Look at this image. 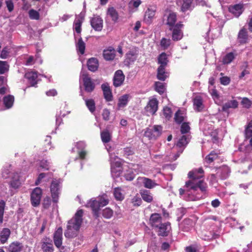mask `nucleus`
I'll use <instances>...</instances> for the list:
<instances>
[{
  "instance_id": "55",
  "label": "nucleus",
  "mask_w": 252,
  "mask_h": 252,
  "mask_svg": "<svg viewBox=\"0 0 252 252\" xmlns=\"http://www.w3.org/2000/svg\"><path fill=\"white\" fill-rule=\"evenodd\" d=\"M9 70V65L5 61H0V74H2Z\"/></svg>"
},
{
  "instance_id": "43",
  "label": "nucleus",
  "mask_w": 252,
  "mask_h": 252,
  "mask_svg": "<svg viewBox=\"0 0 252 252\" xmlns=\"http://www.w3.org/2000/svg\"><path fill=\"white\" fill-rule=\"evenodd\" d=\"M22 246L18 242H14L11 244L8 248L9 252H20L21 251Z\"/></svg>"
},
{
  "instance_id": "3",
  "label": "nucleus",
  "mask_w": 252,
  "mask_h": 252,
  "mask_svg": "<svg viewBox=\"0 0 252 252\" xmlns=\"http://www.w3.org/2000/svg\"><path fill=\"white\" fill-rule=\"evenodd\" d=\"M111 175L113 178H117L122 174V169H125V166L122 167V160L117 156L110 153Z\"/></svg>"
},
{
  "instance_id": "30",
  "label": "nucleus",
  "mask_w": 252,
  "mask_h": 252,
  "mask_svg": "<svg viewBox=\"0 0 252 252\" xmlns=\"http://www.w3.org/2000/svg\"><path fill=\"white\" fill-rule=\"evenodd\" d=\"M141 3V0H130L128 4L129 11L131 13L136 12Z\"/></svg>"
},
{
  "instance_id": "24",
  "label": "nucleus",
  "mask_w": 252,
  "mask_h": 252,
  "mask_svg": "<svg viewBox=\"0 0 252 252\" xmlns=\"http://www.w3.org/2000/svg\"><path fill=\"white\" fill-rule=\"evenodd\" d=\"M238 106V102L235 99H232L223 104L222 109L224 112H228L229 109H235Z\"/></svg>"
},
{
  "instance_id": "42",
  "label": "nucleus",
  "mask_w": 252,
  "mask_h": 252,
  "mask_svg": "<svg viewBox=\"0 0 252 252\" xmlns=\"http://www.w3.org/2000/svg\"><path fill=\"white\" fill-rule=\"evenodd\" d=\"M21 185V182L17 173L14 175L12 181L10 182V186L15 189H18Z\"/></svg>"
},
{
  "instance_id": "16",
  "label": "nucleus",
  "mask_w": 252,
  "mask_h": 252,
  "mask_svg": "<svg viewBox=\"0 0 252 252\" xmlns=\"http://www.w3.org/2000/svg\"><path fill=\"white\" fill-rule=\"evenodd\" d=\"M125 80V75L121 70L116 71L113 78V84L115 87L120 86Z\"/></svg>"
},
{
  "instance_id": "46",
  "label": "nucleus",
  "mask_w": 252,
  "mask_h": 252,
  "mask_svg": "<svg viewBox=\"0 0 252 252\" xmlns=\"http://www.w3.org/2000/svg\"><path fill=\"white\" fill-rule=\"evenodd\" d=\"M41 248L43 252H53L54 248L51 242H43Z\"/></svg>"
},
{
  "instance_id": "36",
  "label": "nucleus",
  "mask_w": 252,
  "mask_h": 252,
  "mask_svg": "<svg viewBox=\"0 0 252 252\" xmlns=\"http://www.w3.org/2000/svg\"><path fill=\"white\" fill-rule=\"evenodd\" d=\"M237 54L236 52H229L227 53L222 59V63L223 64H229L231 63L235 59Z\"/></svg>"
},
{
  "instance_id": "19",
  "label": "nucleus",
  "mask_w": 252,
  "mask_h": 252,
  "mask_svg": "<svg viewBox=\"0 0 252 252\" xmlns=\"http://www.w3.org/2000/svg\"><path fill=\"white\" fill-rule=\"evenodd\" d=\"M164 17H166V24L169 27V30H172V28L176 24L177 15L175 13L169 12L168 14Z\"/></svg>"
},
{
  "instance_id": "63",
  "label": "nucleus",
  "mask_w": 252,
  "mask_h": 252,
  "mask_svg": "<svg viewBox=\"0 0 252 252\" xmlns=\"http://www.w3.org/2000/svg\"><path fill=\"white\" fill-rule=\"evenodd\" d=\"M190 130L189 124L184 123L182 124L181 127V131L182 134L188 133Z\"/></svg>"
},
{
  "instance_id": "5",
  "label": "nucleus",
  "mask_w": 252,
  "mask_h": 252,
  "mask_svg": "<svg viewBox=\"0 0 252 252\" xmlns=\"http://www.w3.org/2000/svg\"><path fill=\"white\" fill-rule=\"evenodd\" d=\"M158 101L155 97L149 98L145 111L148 116L154 115L158 109Z\"/></svg>"
},
{
  "instance_id": "23",
  "label": "nucleus",
  "mask_w": 252,
  "mask_h": 252,
  "mask_svg": "<svg viewBox=\"0 0 252 252\" xmlns=\"http://www.w3.org/2000/svg\"><path fill=\"white\" fill-rule=\"evenodd\" d=\"M138 51L137 49L130 50L126 54V62L128 64L133 63L137 58Z\"/></svg>"
},
{
  "instance_id": "53",
  "label": "nucleus",
  "mask_w": 252,
  "mask_h": 252,
  "mask_svg": "<svg viewBox=\"0 0 252 252\" xmlns=\"http://www.w3.org/2000/svg\"><path fill=\"white\" fill-rule=\"evenodd\" d=\"M124 169L126 170V172L124 173L125 179L127 181L132 180L135 177V173L130 169L127 170L125 168Z\"/></svg>"
},
{
  "instance_id": "64",
  "label": "nucleus",
  "mask_w": 252,
  "mask_h": 252,
  "mask_svg": "<svg viewBox=\"0 0 252 252\" xmlns=\"http://www.w3.org/2000/svg\"><path fill=\"white\" fill-rule=\"evenodd\" d=\"M221 170L222 172L221 175V178L222 179L226 178L228 176L230 172V169L228 166H225L222 167Z\"/></svg>"
},
{
  "instance_id": "22",
  "label": "nucleus",
  "mask_w": 252,
  "mask_h": 252,
  "mask_svg": "<svg viewBox=\"0 0 252 252\" xmlns=\"http://www.w3.org/2000/svg\"><path fill=\"white\" fill-rule=\"evenodd\" d=\"M158 235L162 236H167L171 230L170 224L169 222L160 223L158 227Z\"/></svg>"
},
{
  "instance_id": "25",
  "label": "nucleus",
  "mask_w": 252,
  "mask_h": 252,
  "mask_svg": "<svg viewBox=\"0 0 252 252\" xmlns=\"http://www.w3.org/2000/svg\"><path fill=\"white\" fill-rule=\"evenodd\" d=\"M161 217L159 214H153L150 219V223L153 227H158L161 223Z\"/></svg>"
},
{
  "instance_id": "21",
  "label": "nucleus",
  "mask_w": 252,
  "mask_h": 252,
  "mask_svg": "<svg viewBox=\"0 0 252 252\" xmlns=\"http://www.w3.org/2000/svg\"><path fill=\"white\" fill-rule=\"evenodd\" d=\"M62 234L63 229L61 227L58 228L54 233V244L58 248H60L62 245Z\"/></svg>"
},
{
  "instance_id": "61",
  "label": "nucleus",
  "mask_w": 252,
  "mask_h": 252,
  "mask_svg": "<svg viewBox=\"0 0 252 252\" xmlns=\"http://www.w3.org/2000/svg\"><path fill=\"white\" fill-rule=\"evenodd\" d=\"M171 44V40L169 39H166L165 38H163L161 40L160 45L161 47L163 49H166L169 47V46Z\"/></svg>"
},
{
  "instance_id": "17",
  "label": "nucleus",
  "mask_w": 252,
  "mask_h": 252,
  "mask_svg": "<svg viewBox=\"0 0 252 252\" xmlns=\"http://www.w3.org/2000/svg\"><path fill=\"white\" fill-rule=\"evenodd\" d=\"M85 16V13L82 12L80 14L76 16L74 22V29L76 32L80 33L81 32V25Z\"/></svg>"
},
{
  "instance_id": "33",
  "label": "nucleus",
  "mask_w": 252,
  "mask_h": 252,
  "mask_svg": "<svg viewBox=\"0 0 252 252\" xmlns=\"http://www.w3.org/2000/svg\"><path fill=\"white\" fill-rule=\"evenodd\" d=\"M166 67L159 66L158 68L157 78L158 79L164 81L169 76V73L165 70Z\"/></svg>"
},
{
  "instance_id": "20",
  "label": "nucleus",
  "mask_w": 252,
  "mask_h": 252,
  "mask_svg": "<svg viewBox=\"0 0 252 252\" xmlns=\"http://www.w3.org/2000/svg\"><path fill=\"white\" fill-rule=\"evenodd\" d=\"M193 108L197 111H201L204 108V104L202 97L200 95H196L193 99Z\"/></svg>"
},
{
  "instance_id": "49",
  "label": "nucleus",
  "mask_w": 252,
  "mask_h": 252,
  "mask_svg": "<svg viewBox=\"0 0 252 252\" xmlns=\"http://www.w3.org/2000/svg\"><path fill=\"white\" fill-rule=\"evenodd\" d=\"M77 50L82 55L84 54L85 49V43L82 40L81 38H80L76 44Z\"/></svg>"
},
{
  "instance_id": "52",
  "label": "nucleus",
  "mask_w": 252,
  "mask_h": 252,
  "mask_svg": "<svg viewBox=\"0 0 252 252\" xmlns=\"http://www.w3.org/2000/svg\"><path fill=\"white\" fill-rule=\"evenodd\" d=\"M113 215V211L109 207H107L103 209L102 211V216L106 219H110Z\"/></svg>"
},
{
  "instance_id": "11",
  "label": "nucleus",
  "mask_w": 252,
  "mask_h": 252,
  "mask_svg": "<svg viewBox=\"0 0 252 252\" xmlns=\"http://www.w3.org/2000/svg\"><path fill=\"white\" fill-rule=\"evenodd\" d=\"M244 9V4L243 3L231 5L228 8L229 11L236 18L243 13Z\"/></svg>"
},
{
  "instance_id": "4",
  "label": "nucleus",
  "mask_w": 252,
  "mask_h": 252,
  "mask_svg": "<svg viewBox=\"0 0 252 252\" xmlns=\"http://www.w3.org/2000/svg\"><path fill=\"white\" fill-rule=\"evenodd\" d=\"M200 128L203 130L204 134L210 135L214 143L218 141V132L217 129H214L213 126L211 124H207L204 121L200 122Z\"/></svg>"
},
{
  "instance_id": "31",
  "label": "nucleus",
  "mask_w": 252,
  "mask_h": 252,
  "mask_svg": "<svg viewBox=\"0 0 252 252\" xmlns=\"http://www.w3.org/2000/svg\"><path fill=\"white\" fill-rule=\"evenodd\" d=\"M76 147L78 149V153L80 158H84L86 155V152L84 150L86 147L85 143L83 141L78 142L76 143Z\"/></svg>"
},
{
  "instance_id": "28",
  "label": "nucleus",
  "mask_w": 252,
  "mask_h": 252,
  "mask_svg": "<svg viewBox=\"0 0 252 252\" xmlns=\"http://www.w3.org/2000/svg\"><path fill=\"white\" fill-rule=\"evenodd\" d=\"M101 88L103 92L105 99L107 101L112 100V94L110 87L108 84H103L101 85Z\"/></svg>"
},
{
  "instance_id": "62",
  "label": "nucleus",
  "mask_w": 252,
  "mask_h": 252,
  "mask_svg": "<svg viewBox=\"0 0 252 252\" xmlns=\"http://www.w3.org/2000/svg\"><path fill=\"white\" fill-rule=\"evenodd\" d=\"M241 104L243 107L249 108L252 105V101L247 97H243L241 101Z\"/></svg>"
},
{
  "instance_id": "10",
  "label": "nucleus",
  "mask_w": 252,
  "mask_h": 252,
  "mask_svg": "<svg viewBox=\"0 0 252 252\" xmlns=\"http://www.w3.org/2000/svg\"><path fill=\"white\" fill-rule=\"evenodd\" d=\"M183 25L181 23H177L174 27L172 28V38L174 41H178L181 40L183 36V33L181 30Z\"/></svg>"
},
{
  "instance_id": "13",
  "label": "nucleus",
  "mask_w": 252,
  "mask_h": 252,
  "mask_svg": "<svg viewBox=\"0 0 252 252\" xmlns=\"http://www.w3.org/2000/svg\"><path fill=\"white\" fill-rule=\"evenodd\" d=\"M92 28L95 31H100L103 27V20L98 16H94L91 20Z\"/></svg>"
},
{
  "instance_id": "57",
  "label": "nucleus",
  "mask_w": 252,
  "mask_h": 252,
  "mask_svg": "<svg viewBox=\"0 0 252 252\" xmlns=\"http://www.w3.org/2000/svg\"><path fill=\"white\" fill-rule=\"evenodd\" d=\"M29 15L30 19L38 20L39 19L40 15L39 12L34 9H31L29 11Z\"/></svg>"
},
{
  "instance_id": "27",
  "label": "nucleus",
  "mask_w": 252,
  "mask_h": 252,
  "mask_svg": "<svg viewBox=\"0 0 252 252\" xmlns=\"http://www.w3.org/2000/svg\"><path fill=\"white\" fill-rule=\"evenodd\" d=\"M138 180L139 182L142 183L144 186L147 189H152L157 185L154 181L147 178L139 177Z\"/></svg>"
},
{
  "instance_id": "6",
  "label": "nucleus",
  "mask_w": 252,
  "mask_h": 252,
  "mask_svg": "<svg viewBox=\"0 0 252 252\" xmlns=\"http://www.w3.org/2000/svg\"><path fill=\"white\" fill-rule=\"evenodd\" d=\"M61 182L62 181L60 179H55L52 182L50 186V190L52 199L54 202H57L58 201Z\"/></svg>"
},
{
  "instance_id": "1",
  "label": "nucleus",
  "mask_w": 252,
  "mask_h": 252,
  "mask_svg": "<svg viewBox=\"0 0 252 252\" xmlns=\"http://www.w3.org/2000/svg\"><path fill=\"white\" fill-rule=\"evenodd\" d=\"M189 181L186 182L185 189H179L180 197L187 201H196L203 198L206 192L207 185L203 180V170L200 168L188 173Z\"/></svg>"
},
{
  "instance_id": "58",
  "label": "nucleus",
  "mask_w": 252,
  "mask_h": 252,
  "mask_svg": "<svg viewBox=\"0 0 252 252\" xmlns=\"http://www.w3.org/2000/svg\"><path fill=\"white\" fill-rule=\"evenodd\" d=\"M155 90L160 94L163 93L165 91V86L163 83L159 82H156Z\"/></svg>"
},
{
  "instance_id": "18",
  "label": "nucleus",
  "mask_w": 252,
  "mask_h": 252,
  "mask_svg": "<svg viewBox=\"0 0 252 252\" xmlns=\"http://www.w3.org/2000/svg\"><path fill=\"white\" fill-rule=\"evenodd\" d=\"M25 77L28 80L31 86H35L37 82V72L35 71H31L27 72Z\"/></svg>"
},
{
  "instance_id": "40",
  "label": "nucleus",
  "mask_w": 252,
  "mask_h": 252,
  "mask_svg": "<svg viewBox=\"0 0 252 252\" xmlns=\"http://www.w3.org/2000/svg\"><path fill=\"white\" fill-rule=\"evenodd\" d=\"M142 199L148 203L151 202L153 200V196L150 191L148 190H143L140 192Z\"/></svg>"
},
{
  "instance_id": "35",
  "label": "nucleus",
  "mask_w": 252,
  "mask_h": 252,
  "mask_svg": "<svg viewBox=\"0 0 252 252\" xmlns=\"http://www.w3.org/2000/svg\"><path fill=\"white\" fill-rule=\"evenodd\" d=\"M209 88V92L210 94H211L213 98L214 99L215 103L218 105H221L222 104V98L221 96H220L218 94L217 91L214 89H211L210 87Z\"/></svg>"
},
{
  "instance_id": "45",
  "label": "nucleus",
  "mask_w": 252,
  "mask_h": 252,
  "mask_svg": "<svg viewBox=\"0 0 252 252\" xmlns=\"http://www.w3.org/2000/svg\"><path fill=\"white\" fill-rule=\"evenodd\" d=\"M189 135H183L178 141L176 146L179 148H184L188 143L189 140Z\"/></svg>"
},
{
  "instance_id": "44",
  "label": "nucleus",
  "mask_w": 252,
  "mask_h": 252,
  "mask_svg": "<svg viewBox=\"0 0 252 252\" xmlns=\"http://www.w3.org/2000/svg\"><path fill=\"white\" fill-rule=\"evenodd\" d=\"M101 139L104 144L108 143L111 139V134L108 130L101 132Z\"/></svg>"
},
{
  "instance_id": "12",
  "label": "nucleus",
  "mask_w": 252,
  "mask_h": 252,
  "mask_svg": "<svg viewBox=\"0 0 252 252\" xmlns=\"http://www.w3.org/2000/svg\"><path fill=\"white\" fill-rule=\"evenodd\" d=\"M156 11V7L155 6L149 7L145 12L144 21L148 24L151 23L155 17Z\"/></svg>"
},
{
  "instance_id": "7",
  "label": "nucleus",
  "mask_w": 252,
  "mask_h": 252,
  "mask_svg": "<svg viewBox=\"0 0 252 252\" xmlns=\"http://www.w3.org/2000/svg\"><path fill=\"white\" fill-rule=\"evenodd\" d=\"M162 127L160 126H154L151 128H147L145 132V136L150 139H156L161 134Z\"/></svg>"
},
{
  "instance_id": "60",
  "label": "nucleus",
  "mask_w": 252,
  "mask_h": 252,
  "mask_svg": "<svg viewBox=\"0 0 252 252\" xmlns=\"http://www.w3.org/2000/svg\"><path fill=\"white\" fill-rule=\"evenodd\" d=\"M5 202L3 200H0V224L3 222V217L4 214Z\"/></svg>"
},
{
  "instance_id": "56",
  "label": "nucleus",
  "mask_w": 252,
  "mask_h": 252,
  "mask_svg": "<svg viewBox=\"0 0 252 252\" xmlns=\"http://www.w3.org/2000/svg\"><path fill=\"white\" fill-rule=\"evenodd\" d=\"M128 169H131L136 174H138L139 172L142 171V167L139 164L130 163L128 166Z\"/></svg>"
},
{
  "instance_id": "32",
  "label": "nucleus",
  "mask_w": 252,
  "mask_h": 252,
  "mask_svg": "<svg viewBox=\"0 0 252 252\" xmlns=\"http://www.w3.org/2000/svg\"><path fill=\"white\" fill-rule=\"evenodd\" d=\"M89 70L92 72L95 71L98 67V60L94 58L90 59L87 63Z\"/></svg>"
},
{
  "instance_id": "2",
  "label": "nucleus",
  "mask_w": 252,
  "mask_h": 252,
  "mask_svg": "<svg viewBox=\"0 0 252 252\" xmlns=\"http://www.w3.org/2000/svg\"><path fill=\"white\" fill-rule=\"evenodd\" d=\"M83 214L82 210H79L74 217L68 221L67 229L64 233L66 237L72 238L77 236L82 222Z\"/></svg>"
},
{
  "instance_id": "38",
  "label": "nucleus",
  "mask_w": 252,
  "mask_h": 252,
  "mask_svg": "<svg viewBox=\"0 0 252 252\" xmlns=\"http://www.w3.org/2000/svg\"><path fill=\"white\" fill-rule=\"evenodd\" d=\"M219 153L216 151H213L208 155L205 158V161L207 163H210L217 159L219 157Z\"/></svg>"
},
{
  "instance_id": "8",
  "label": "nucleus",
  "mask_w": 252,
  "mask_h": 252,
  "mask_svg": "<svg viewBox=\"0 0 252 252\" xmlns=\"http://www.w3.org/2000/svg\"><path fill=\"white\" fill-rule=\"evenodd\" d=\"M80 80L83 81L86 91L91 92L94 90L95 86L94 83L91 78L83 71L81 72Z\"/></svg>"
},
{
  "instance_id": "50",
  "label": "nucleus",
  "mask_w": 252,
  "mask_h": 252,
  "mask_svg": "<svg viewBox=\"0 0 252 252\" xmlns=\"http://www.w3.org/2000/svg\"><path fill=\"white\" fill-rule=\"evenodd\" d=\"M245 134L246 138H251L250 142L251 145H252V119L246 129Z\"/></svg>"
},
{
  "instance_id": "48",
  "label": "nucleus",
  "mask_w": 252,
  "mask_h": 252,
  "mask_svg": "<svg viewBox=\"0 0 252 252\" xmlns=\"http://www.w3.org/2000/svg\"><path fill=\"white\" fill-rule=\"evenodd\" d=\"M107 15L111 18L114 22H116L118 19L119 16L118 12L113 7L108 8Z\"/></svg>"
},
{
  "instance_id": "54",
  "label": "nucleus",
  "mask_w": 252,
  "mask_h": 252,
  "mask_svg": "<svg viewBox=\"0 0 252 252\" xmlns=\"http://www.w3.org/2000/svg\"><path fill=\"white\" fill-rule=\"evenodd\" d=\"M39 165L43 170H48L50 168L51 162L46 159H42L39 161Z\"/></svg>"
},
{
  "instance_id": "14",
  "label": "nucleus",
  "mask_w": 252,
  "mask_h": 252,
  "mask_svg": "<svg viewBox=\"0 0 252 252\" xmlns=\"http://www.w3.org/2000/svg\"><path fill=\"white\" fill-rule=\"evenodd\" d=\"M87 207H90L91 208L94 214V215L96 217H98V210L99 209V208L101 207L99 204V202L98 201L97 199H90L86 204V205Z\"/></svg>"
},
{
  "instance_id": "59",
  "label": "nucleus",
  "mask_w": 252,
  "mask_h": 252,
  "mask_svg": "<svg viewBox=\"0 0 252 252\" xmlns=\"http://www.w3.org/2000/svg\"><path fill=\"white\" fill-rule=\"evenodd\" d=\"M97 200L99 203L100 207H103L108 204L109 200L105 194L103 195L101 197L97 198Z\"/></svg>"
},
{
  "instance_id": "15",
  "label": "nucleus",
  "mask_w": 252,
  "mask_h": 252,
  "mask_svg": "<svg viewBox=\"0 0 252 252\" xmlns=\"http://www.w3.org/2000/svg\"><path fill=\"white\" fill-rule=\"evenodd\" d=\"M130 98L131 96L129 94H125L120 96L118 100V109L121 110L124 108L127 105Z\"/></svg>"
},
{
  "instance_id": "9",
  "label": "nucleus",
  "mask_w": 252,
  "mask_h": 252,
  "mask_svg": "<svg viewBox=\"0 0 252 252\" xmlns=\"http://www.w3.org/2000/svg\"><path fill=\"white\" fill-rule=\"evenodd\" d=\"M42 190L40 188H36L31 193V203L33 206H38L40 202Z\"/></svg>"
},
{
  "instance_id": "26",
  "label": "nucleus",
  "mask_w": 252,
  "mask_h": 252,
  "mask_svg": "<svg viewBox=\"0 0 252 252\" xmlns=\"http://www.w3.org/2000/svg\"><path fill=\"white\" fill-rule=\"evenodd\" d=\"M125 188L118 187L114 189L113 194L115 199L117 200H123L125 198Z\"/></svg>"
},
{
  "instance_id": "51",
  "label": "nucleus",
  "mask_w": 252,
  "mask_h": 252,
  "mask_svg": "<svg viewBox=\"0 0 252 252\" xmlns=\"http://www.w3.org/2000/svg\"><path fill=\"white\" fill-rule=\"evenodd\" d=\"M248 38L247 32L244 29L241 30L238 34V38L241 43H245Z\"/></svg>"
},
{
  "instance_id": "34",
  "label": "nucleus",
  "mask_w": 252,
  "mask_h": 252,
  "mask_svg": "<svg viewBox=\"0 0 252 252\" xmlns=\"http://www.w3.org/2000/svg\"><path fill=\"white\" fill-rule=\"evenodd\" d=\"M186 117L185 110H178L175 114L174 119L178 124L183 122Z\"/></svg>"
},
{
  "instance_id": "39",
  "label": "nucleus",
  "mask_w": 252,
  "mask_h": 252,
  "mask_svg": "<svg viewBox=\"0 0 252 252\" xmlns=\"http://www.w3.org/2000/svg\"><path fill=\"white\" fill-rule=\"evenodd\" d=\"M10 234V231L8 228H4L0 234V241L2 244L5 243L8 239Z\"/></svg>"
},
{
  "instance_id": "37",
  "label": "nucleus",
  "mask_w": 252,
  "mask_h": 252,
  "mask_svg": "<svg viewBox=\"0 0 252 252\" xmlns=\"http://www.w3.org/2000/svg\"><path fill=\"white\" fill-rule=\"evenodd\" d=\"M14 101V97L12 95H8L3 97V101L5 107L7 109L10 108Z\"/></svg>"
},
{
  "instance_id": "29",
  "label": "nucleus",
  "mask_w": 252,
  "mask_h": 252,
  "mask_svg": "<svg viewBox=\"0 0 252 252\" xmlns=\"http://www.w3.org/2000/svg\"><path fill=\"white\" fill-rule=\"evenodd\" d=\"M103 55L106 60H112L115 57V50L113 47H109L104 50Z\"/></svg>"
},
{
  "instance_id": "41",
  "label": "nucleus",
  "mask_w": 252,
  "mask_h": 252,
  "mask_svg": "<svg viewBox=\"0 0 252 252\" xmlns=\"http://www.w3.org/2000/svg\"><path fill=\"white\" fill-rule=\"evenodd\" d=\"M168 62L167 55L164 53H161L158 58V63L160 65L159 66L166 67Z\"/></svg>"
},
{
  "instance_id": "47",
  "label": "nucleus",
  "mask_w": 252,
  "mask_h": 252,
  "mask_svg": "<svg viewBox=\"0 0 252 252\" xmlns=\"http://www.w3.org/2000/svg\"><path fill=\"white\" fill-rule=\"evenodd\" d=\"M86 105L92 113H94L95 110V104L94 101L93 99H85Z\"/></svg>"
}]
</instances>
